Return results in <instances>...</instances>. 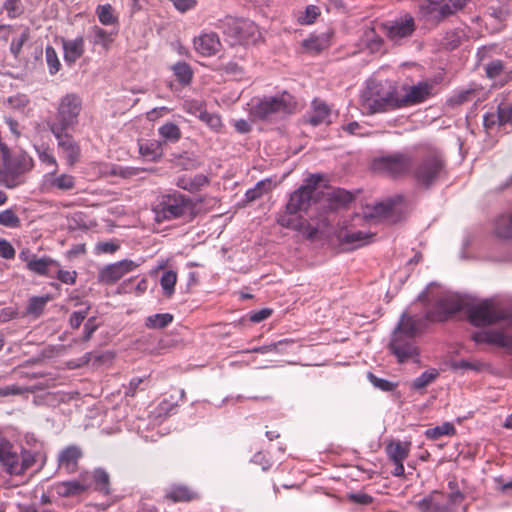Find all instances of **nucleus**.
Here are the masks:
<instances>
[{"label": "nucleus", "instance_id": "nucleus-4", "mask_svg": "<svg viewBox=\"0 0 512 512\" xmlns=\"http://www.w3.org/2000/svg\"><path fill=\"white\" fill-rule=\"evenodd\" d=\"M414 157L405 152H395L372 160L373 172L392 179H403L413 170Z\"/></svg>", "mask_w": 512, "mask_h": 512}, {"label": "nucleus", "instance_id": "nucleus-28", "mask_svg": "<svg viewBox=\"0 0 512 512\" xmlns=\"http://www.w3.org/2000/svg\"><path fill=\"white\" fill-rule=\"evenodd\" d=\"M63 49L65 61L70 64L75 63L84 53L83 37L63 41Z\"/></svg>", "mask_w": 512, "mask_h": 512}, {"label": "nucleus", "instance_id": "nucleus-39", "mask_svg": "<svg viewBox=\"0 0 512 512\" xmlns=\"http://www.w3.org/2000/svg\"><path fill=\"white\" fill-rule=\"evenodd\" d=\"M158 133L164 142L175 143L181 138L180 128L172 122H167L160 126Z\"/></svg>", "mask_w": 512, "mask_h": 512}, {"label": "nucleus", "instance_id": "nucleus-45", "mask_svg": "<svg viewBox=\"0 0 512 512\" xmlns=\"http://www.w3.org/2000/svg\"><path fill=\"white\" fill-rule=\"evenodd\" d=\"M291 343H293V340L283 339L278 342L270 343L268 345L242 350V351H240V353H261V354H266V353H271V352L279 353V352H281V350H280L281 346L288 345Z\"/></svg>", "mask_w": 512, "mask_h": 512}, {"label": "nucleus", "instance_id": "nucleus-46", "mask_svg": "<svg viewBox=\"0 0 512 512\" xmlns=\"http://www.w3.org/2000/svg\"><path fill=\"white\" fill-rule=\"evenodd\" d=\"M30 39V29L28 27H25V29L22 31V33L14 37L10 44V52L13 55V57L18 60L20 58L23 45Z\"/></svg>", "mask_w": 512, "mask_h": 512}, {"label": "nucleus", "instance_id": "nucleus-1", "mask_svg": "<svg viewBox=\"0 0 512 512\" xmlns=\"http://www.w3.org/2000/svg\"><path fill=\"white\" fill-rule=\"evenodd\" d=\"M362 107L370 114L382 113L416 103V85L396 86L371 82L361 95Z\"/></svg>", "mask_w": 512, "mask_h": 512}, {"label": "nucleus", "instance_id": "nucleus-15", "mask_svg": "<svg viewBox=\"0 0 512 512\" xmlns=\"http://www.w3.org/2000/svg\"><path fill=\"white\" fill-rule=\"evenodd\" d=\"M52 134L57 139L58 149L65 158L66 164L69 167L75 166L79 162L81 156V149L77 141L67 131Z\"/></svg>", "mask_w": 512, "mask_h": 512}, {"label": "nucleus", "instance_id": "nucleus-27", "mask_svg": "<svg viewBox=\"0 0 512 512\" xmlns=\"http://www.w3.org/2000/svg\"><path fill=\"white\" fill-rule=\"evenodd\" d=\"M386 452L395 465L394 470L392 471L393 475L401 476L404 473L403 461L408 455L406 446L400 442H392L387 445Z\"/></svg>", "mask_w": 512, "mask_h": 512}, {"label": "nucleus", "instance_id": "nucleus-40", "mask_svg": "<svg viewBox=\"0 0 512 512\" xmlns=\"http://www.w3.org/2000/svg\"><path fill=\"white\" fill-rule=\"evenodd\" d=\"M48 301H50L49 295L42 296V297H37V296L31 297L29 299V303L27 305L25 315H32L35 318L39 317L43 313L44 308H45L46 304L48 303Z\"/></svg>", "mask_w": 512, "mask_h": 512}, {"label": "nucleus", "instance_id": "nucleus-16", "mask_svg": "<svg viewBox=\"0 0 512 512\" xmlns=\"http://www.w3.org/2000/svg\"><path fill=\"white\" fill-rule=\"evenodd\" d=\"M137 267V263L128 259L109 264L100 270L98 275L99 282L106 285H112L127 273L135 270Z\"/></svg>", "mask_w": 512, "mask_h": 512}, {"label": "nucleus", "instance_id": "nucleus-32", "mask_svg": "<svg viewBox=\"0 0 512 512\" xmlns=\"http://www.w3.org/2000/svg\"><path fill=\"white\" fill-rule=\"evenodd\" d=\"M94 490L107 496L111 493L110 476L103 468L94 469L91 473Z\"/></svg>", "mask_w": 512, "mask_h": 512}, {"label": "nucleus", "instance_id": "nucleus-36", "mask_svg": "<svg viewBox=\"0 0 512 512\" xmlns=\"http://www.w3.org/2000/svg\"><path fill=\"white\" fill-rule=\"evenodd\" d=\"M453 14L455 12L452 10V6L449 3H445L431 8L426 14V21L436 25Z\"/></svg>", "mask_w": 512, "mask_h": 512}, {"label": "nucleus", "instance_id": "nucleus-13", "mask_svg": "<svg viewBox=\"0 0 512 512\" xmlns=\"http://www.w3.org/2000/svg\"><path fill=\"white\" fill-rule=\"evenodd\" d=\"M380 28L387 38L395 44L411 36L415 30V21L413 16L406 14L395 21L382 23Z\"/></svg>", "mask_w": 512, "mask_h": 512}, {"label": "nucleus", "instance_id": "nucleus-34", "mask_svg": "<svg viewBox=\"0 0 512 512\" xmlns=\"http://www.w3.org/2000/svg\"><path fill=\"white\" fill-rule=\"evenodd\" d=\"M362 41L370 53L384 51V40L373 28H368L364 31Z\"/></svg>", "mask_w": 512, "mask_h": 512}, {"label": "nucleus", "instance_id": "nucleus-17", "mask_svg": "<svg viewBox=\"0 0 512 512\" xmlns=\"http://www.w3.org/2000/svg\"><path fill=\"white\" fill-rule=\"evenodd\" d=\"M58 170H52L44 176L43 187L46 191L68 192L76 187V178L67 173H57Z\"/></svg>", "mask_w": 512, "mask_h": 512}, {"label": "nucleus", "instance_id": "nucleus-24", "mask_svg": "<svg viewBox=\"0 0 512 512\" xmlns=\"http://www.w3.org/2000/svg\"><path fill=\"white\" fill-rule=\"evenodd\" d=\"M88 473L80 474L78 480H70L59 482L55 485L56 493L61 497L76 496L90 488V484L86 483Z\"/></svg>", "mask_w": 512, "mask_h": 512}, {"label": "nucleus", "instance_id": "nucleus-61", "mask_svg": "<svg viewBox=\"0 0 512 512\" xmlns=\"http://www.w3.org/2000/svg\"><path fill=\"white\" fill-rule=\"evenodd\" d=\"M199 119L214 130H218L222 126L221 118L218 115L208 113L207 111L201 112V114H199Z\"/></svg>", "mask_w": 512, "mask_h": 512}, {"label": "nucleus", "instance_id": "nucleus-9", "mask_svg": "<svg viewBox=\"0 0 512 512\" xmlns=\"http://www.w3.org/2000/svg\"><path fill=\"white\" fill-rule=\"evenodd\" d=\"M223 31L233 44L248 45L256 42L259 36L257 25L248 19L227 17L223 22Z\"/></svg>", "mask_w": 512, "mask_h": 512}, {"label": "nucleus", "instance_id": "nucleus-31", "mask_svg": "<svg viewBox=\"0 0 512 512\" xmlns=\"http://www.w3.org/2000/svg\"><path fill=\"white\" fill-rule=\"evenodd\" d=\"M312 108L313 111L308 120L311 125L318 126L322 123L329 122L330 109L324 102L314 100L312 103Z\"/></svg>", "mask_w": 512, "mask_h": 512}, {"label": "nucleus", "instance_id": "nucleus-38", "mask_svg": "<svg viewBox=\"0 0 512 512\" xmlns=\"http://www.w3.org/2000/svg\"><path fill=\"white\" fill-rule=\"evenodd\" d=\"M465 37L466 35L463 30L454 29L446 33L442 39L441 45L444 49L451 51L458 48Z\"/></svg>", "mask_w": 512, "mask_h": 512}, {"label": "nucleus", "instance_id": "nucleus-47", "mask_svg": "<svg viewBox=\"0 0 512 512\" xmlns=\"http://www.w3.org/2000/svg\"><path fill=\"white\" fill-rule=\"evenodd\" d=\"M173 71L180 83L184 85L190 84L193 77V72L189 64L186 62H178L173 66Z\"/></svg>", "mask_w": 512, "mask_h": 512}, {"label": "nucleus", "instance_id": "nucleus-55", "mask_svg": "<svg viewBox=\"0 0 512 512\" xmlns=\"http://www.w3.org/2000/svg\"><path fill=\"white\" fill-rule=\"evenodd\" d=\"M2 8L11 19L17 18L23 12L21 0H4Z\"/></svg>", "mask_w": 512, "mask_h": 512}, {"label": "nucleus", "instance_id": "nucleus-21", "mask_svg": "<svg viewBox=\"0 0 512 512\" xmlns=\"http://www.w3.org/2000/svg\"><path fill=\"white\" fill-rule=\"evenodd\" d=\"M403 202L404 197L401 195L388 198L385 201L374 204L368 216L373 218H389L394 213L401 211Z\"/></svg>", "mask_w": 512, "mask_h": 512}, {"label": "nucleus", "instance_id": "nucleus-12", "mask_svg": "<svg viewBox=\"0 0 512 512\" xmlns=\"http://www.w3.org/2000/svg\"><path fill=\"white\" fill-rule=\"evenodd\" d=\"M470 322L475 326H485L505 320L508 315L493 301L484 300L468 309Z\"/></svg>", "mask_w": 512, "mask_h": 512}, {"label": "nucleus", "instance_id": "nucleus-51", "mask_svg": "<svg viewBox=\"0 0 512 512\" xmlns=\"http://www.w3.org/2000/svg\"><path fill=\"white\" fill-rule=\"evenodd\" d=\"M477 90L474 88H469L458 92L457 94L450 97L447 101L448 105L451 107L459 106L464 103H467L473 99L476 95Z\"/></svg>", "mask_w": 512, "mask_h": 512}, {"label": "nucleus", "instance_id": "nucleus-60", "mask_svg": "<svg viewBox=\"0 0 512 512\" xmlns=\"http://www.w3.org/2000/svg\"><path fill=\"white\" fill-rule=\"evenodd\" d=\"M36 462V455L29 451L23 450L21 453V459L19 458V467L21 468V475L31 468Z\"/></svg>", "mask_w": 512, "mask_h": 512}, {"label": "nucleus", "instance_id": "nucleus-6", "mask_svg": "<svg viewBox=\"0 0 512 512\" xmlns=\"http://www.w3.org/2000/svg\"><path fill=\"white\" fill-rule=\"evenodd\" d=\"M446 174V163L437 149H423L418 164V189H429Z\"/></svg>", "mask_w": 512, "mask_h": 512}, {"label": "nucleus", "instance_id": "nucleus-44", "mask_svg": "<svg viewBox=\"0 0 512 512\" xmlns=\"http://www.w3.org/2000/svg\"><path fill=\"white\" fill-rule=\"evenodd\" d=\"M176 282L177 274L175 271L168 270L163 273L160 279V285L166 297L169 298L174 294Z\"/></svg>", "mask_w": 512, "mask_h": 512}, {"label": "nucleus", "instance_id": "nucleus-56", "mask_svg": "<svg viewBox=\"0 0 512 512\" xmlns=\"http://www.w3.org/2000/svg\"><path fill=\"white\" fill-rule=\"evenodd\" d=\"M37 390V387H19L17 385H11L0 388V397H6L9 395H21L24 393H33Z\"/></svg>", "mask_w": 512, "mask_h": 512}, {"label": "nucleus", "instance_id": "nucleus-29", "mask_svg": "<svg viewBox=\"0 0 512 512\" xmlns=\"http://www.w3.org/2000/svg\"><path fill=\"white\" fill-rule=\"evenodd\" d=\"M209 183V179L204 174H196L193 177L191 176H182L179 177L176 185L189 192H197L206 186Z\"/></svg>", "mask_w": 512, "mask_h": 512}, {"label": "nucleus", "instance_id": "nucleus-11", "mask_svg": "<svg viewBox=\"0 0 512 512\" xmlns=\"http://www.w3.org/2000/svg\"><path fill=\"white\" fill-rule=\"evenodd\" d=\"M466 306L465 300L454 293H442L435 299V309L427 313V319L442 322L461 311Z\"/></svg>", "mask_w": 512, "mask_h": 512}, {"label": "nucleus", "instance_id": "nucleus-58", "mask_svg": "<svg viewBox=\"0 0 512 512\" xmlns=\"http://www.w3.org/2000/svg\"><path fill=\"white\" fill-rule=\"evenodd\" d=\"M367 378L372 383V385L382 391L389 392L395 388V384L386 380L375 376L373 373L369 372L367 374Z\"/></svg>", "mask_w": 512, "mask_h": 512}, {"label": "nucleus", "instance_id": "nucleus-30", "mask_svg": "<svg viewBox=\"0 0 512 512\" xmlns=\"http://www.w3.org/2000/svg\"><path fill=\"white\" fill-rule=\"evenodd\" d=\"M138 148L140 155L148 161L156 162L163 155L162 142L160 141L139 142Z\"/></svg>", "mask_w": 512, "mask_h": 512}, {"label": "nucleus", "instance_id": "nucleus-3", "mask_svg": "<svg viewBox=\"0 0 512 512\" xmlns=\"http://www.w3.org/2000/svg\"><path fill=\"white\" fill-rule=\"evenodd\" d=\"M296 108L294 97L283 92L258 100L251 107V115L259 120L272 121L293 113Z\"/></svg>", "mask_w": 512, "mask_h": 512}, {"label": "nucleus", "instance_id": "nucleus-2", "mask_svg": "<svg viewBox=\"0 0 512 512\" xmlns=\"http://www.w3.org/2000/svg\"><path fill=\"white\" fill-rule=\"evenodd\" d=\"M399 363H404L416 354V319L404 313L394 329L388 345Z\"/></svg>", "mask_w": 512, "mask_h": 512}, {"label": "nucleus", "instance_id": "nucleus-26", "mask_svg": "<svg viewBox=\"0 0 512 512\" xmlns=\"http://www.w3.org/2000/svg\"><path fill=\"white\" fill-rule=\"evenodd\" d=\"M375 234L365 231H346L338 235L342 245H347L348 249H358L373 241Z\"/></svg>", "mask_w": 512, "mask_h": 512}, {"label": "nucleus", "instance_id": "nucleus-20", "mask_svg": "<svg viewBox=\"0 0 512 512\" xmlns=\"http://www.w3.org/2000/svg\"><path fill=\"white\" fill-rule=\"evenodd\" d=\"M83 456L82 449L77 445H69L60 451L58 455V466L64 469L67 474L75 473L78 470V462Z\"/></svg>", "mask_w": 512, "mask_h": 512}, {"label": "nucleus", "instance_id": "nucleus-35", "mask_svg": "<svg viewBox=\"0 0 512 512\" xmlns=\"http://www.w3.org/2000/svg\"><path fill=\"white\" fill-rule=\"evenodd\" d=\"M54 266H59L58 262L50 257H36L35 260L29 262L28 270L43 276H52L50 270Z\"/></svg>", "mask_w": 512, "mask_h": 512}, {"label": "nucleus", "instance_id": "nucleus-19", "mask_svg": "<svg viewBox=\"0 0 512 512\" xmlns=\"http://www.w3.org/2000/svg\"><path fill=\"white\" fill-rule=\"evenodd\" d=\"M313 189L310 185H303L294 191L286 204L287 212L297 214L307 211L312 200Z\"/></svg>", "mask_w": 512, "mask_h": 512}, {"label": "nucleus", "instance_id": "nucleus-25", "mask_svg": "<svg viewBox=\"0 0 512 512\" xmlns=\"http://www.w3.org/2000/svg\"><path fill=\"white\" fill-rule=\"evenodd\" d=\"M195 50L203 56L215 55L221 48L219 37L216 33H204L194 39Z\"/></svg>", "mask_w": 512, "mask_h": 512}, {"label": "nucleus", "instance_id": "nucleus-57", "mask_svg": "<svg viewBox=\"0 0 512 512\" xmlns=\"http://www.w3.org/2000/svg\"><path fill=\"white\" fill-rule=\"evenodd\" d=\"M504 71V63L501 60H493L485 65V73L489 79L499 77Z\"/></svg>", "mask_w": 512, "mask_h": 512}, {"label": "nucleus", "instance_id": "nucleus-53", "mask_svg": "<svg viewBox=\"0 0 512 512\" xmlns=\"http://www.w3.org/2000/svg\"><path fill=\"white\" fill-rule=\"evenodd\" d=\"M45 59L48 65L49 73L51 75L56 74L61 68V63L55 49L52 46H47L45 48Z\"/></svg>", "mask_w": 512, "mask_h": 512}, {"label": "nucleus", "instance_id": "nucleus-42", "mask_svg": "<svg viewBox=\"0 0 512 512\" xmlns=\"http://www.w3.org/2000/svg\"><path fill=\"white\" fill-rule=\"evenodd\" d=\"M302 46L307 52L318 54L328 47V40L320 36H311L303 40Z\"/></svg>", "mask_w": 512, "mask_h": 512}, {"label": "nucleus", "instance_id": "nucleus-43", "mask_svg": "<svg viewBox=\"0 0 512 512\" xmlns=\"http://www.w3.org/2000/svg\"><path fill=\"white\" fill-rule=\"evenodd\" d=\"M98 19L103 25H114L118 23V17L114 15V9L110 4L99 5L96 10Z\"/></svg>", "mask_w": 512, "mask_h": 512}, {"label": "nucleus", "instance_id": "nucleus-37", "mask_svg": "<svg viewBox=\"0 0 512 512\" xmlns=\"http://www.w3.org/2000/svg\"><path fill=\"white\" fill-rule=\"evenodd\" d=\"M440 78H434L418 83V103L436 95L439 91Z\"/></svg>", "mask_w": 512, "mask_h": 512}, {"label": "nucleus", "instance_id": "nucleus-48", "mask_svg": "<svg viewBox=\"0 0 512 512\" xmlns=\"http://www.w3.org/2000/svg\"><path fill=\"white\" fill-rule=\"evenodd\" d=\"M271 188V181L270 180H262L259 181L253 188L247 190L245 197L247 202H252L260 197L263 196V194L267 193Z\"/></svg>", "mask_w": 512, "mask_h": 512}, {"label": "nucleus", "instance_id": "nucleus-49", "mask_svg": "<svg viewBox=\"0 0 512 512\" xmlns=\"http://www.w3.org/2000/svg\"><path fill=\"white\" fill-rule=\"evenodd\" d=\"M456 429L454 425L450 422H445L440 426H436L434 428H430L426 430L425 435L430 439H438L441 436H451L454 435Z\"/></svg>", "mask_w": 512, "mask_h": 512}, {"label": "nucleus", "instance_id": "nucleus-18", "mask_svg": "<svg viewBox=\"0 0 512 512\" xmlns=\"http://www.w3.org/2000/svg\"><path fill=\"white\" fill-rule=\"evenodd\" d=\"M483 124L486 130H490L495 126L499 128L507 125L512 126V104L507 102L500 103L496 113H487L484 115Z\"/></svg>", "mask_w": 512, "mask_h": 512}, {"label": "nucleus", "instance_id": "nucleus-33", "mask_svg": "<svg viewBox=\"0 0 512 512\" xmlns=\"http://www.w3.org/2000/svg\"><path fill=\"white\" fill-rule=\"evenodd\" d=\"M494 234L501 239H512V212L495 220Z\"/></svg>", "mask_w": 512, "mask_h": 512}, {"label": "nucleus", "instance_id": "nucleus-14", "mask_svg": "<svg viewBox=\"0 0 512 512\" xmlns=\"http://www.w3.org/2000/svg\"><path fill=\"white\" fill-rule=\"evenodd\" d=\"M476 343H489L499 347L512 348V317L507 326L500 331H480L472 335Z\"/></svg>", "mask_w": 512, "mask_h": 512}, {"label": "nucleus", "instance_id": "nucleus-7", "mask_svg": "<svg viewBox=\"0 0 512 512\" xmlns=\"http://www.w3.org/2000/svg\"><path fill=\"white\" fill-rule=\"evenodd\" d=\"M33 167L32 158L26 153L11 155L7 148L2 149L0 158V175L7 188L20 184L19 177Z\"/></svg>", "mask_w": 512, "mask_h": 512}, {"label": "nucleus", "instance_id": "nucleus-64", "mask_svg": "<svg viewBox=\"0 0 512 512\" xmlns=\"http://www.w3.org/2000/svg\"><path fill=\"white\" fill-rule=\"evenodd\" d=\"M38 157L43 164L51 166L53 170H58V162L48 149L38 151Z\"/></svg>", "mask_w": 512, "mask_h": 512}, {"label": "nucleus", "instance_id": "nucleus-50", "mask_svg": "<svg viewBox=\"0 0 512 512\" xmlns=\"http://www.w3.org/2000/svg\"><path fill=\"white\" fill-rule=\"evenodd\" d=\"M93 33V43L95 45H101L104 49L108 50L113 39L111 35L99 26H94L92 28Z\"/></svg>", "mask_w": 512, "mask_h": 512}, {"label": "nucleus", "instance_id": "nucleus-22", "mask_svg": "<svg viewBox=\"0 0 512 512\" xmlns=\"http://www.w3.org/2000/svg\"><path fill=\"white\" fill-rule=\"evenodd\" d=\"M199 493L190 486L175 483L169 486L164 494V499L173 503L191 502L199 499Z\"/></svg>", "mask_w": 512, "mask_h": 512}, {"label": "nucleus", "instance_id": "nucleus-5", "mask_svg": "<svg viewBox=\"0 0 512 512\" xmlns=\"http://www.w3.org/2000/svg\"><path fill=\"white\" fill-rule=\"evenodd\" d=\"M82 110V99L75 93L63 96L58 104L53 121L48 123L51 133L73 130L78 122Z\"/></svg>", "mask_w": 512, "mask_h": 512}, {"label": "nucleus", "instance_id": "nucleus-59", "mask_svg": "<svg viewBox=\"0 0 512 512\" xmlns=\"http://www.w3.org/2000/svg\"><path fill=\"white\" fill-rule=\"evenodd\" d=\"M353 199H354V197L350 192H348L346 190H342V189L335 190L331 194V200L336 205H340V206H345V205L349 204L350 202L353 201Z\"/></svg>", "mask_w": 512, "mask_h": 512}, {"label": "nucleus", "instance_id": "nucleus-8", "mask_svg": "<svg viewBox=\"0 0 512 512\" xmlns=\"http://www.w3.org/2000/svg\"><path fill=\"white\" fill-rule=\"evenodd\" d=\"M193 208L192 200L180 193L163 195L155 209L156 219L158 221L177 219L190 213Z\"/></svg>", "mask_w": 512, "mask_h": 512}, {"label": "nucleus", "instance_id": "nucleus-52", "mask_svg": "<svg viewBox=\"0 0 512 512\" xmlns=\"http://www.w3.org/2000/svg\"><path fill=\"white\" fill-rule=\"evenodd\" d=\"M0 225L8 228H19L21 220L13 209H5L0 212Z\"/></svg>", "mask_w": 512, "mask_h": 512}, {"label": "nucleus", "instance_id": "nucleus-10", "mask_svg": "<svg viewBox=\"0 0 512 512\" xmlns=\"http://www.w3.org/2000/svg\"><path fill=\"white\" fill-rule=\"evenodd\" d=\"M449 489L450 493L447 499L436 493L418 503V508L423 512H456L455 505L464 500V495L457 489V483L454 481L449 482Z\"/></svg>", "mask_w": 512, "mask_h": 512}, {"label": "nucleus", "instance_id": "nucleus-63", "mask_svg": "<svg viewBox=\"0 0 512 512\" xmlns=\"http://www.w3.org/2000/svg\"><path fill=\"white\" fill-rule=\"evenodd\" d=\"M90 307L87 306L84 310L81 311H74L70 318H69V324L71 328L78 329L82 322L85 320V318L88 315Z\"/></svg>", "mask_w": 512, "mask_h": 512}, {"label": "nucleus", "instance_id": "nucleus-62", "mask_svg": "<svg viewBox=\"0 0 512 512\" xmlns=\"http://www.w3.org/2000/svg\"><path fill=\"white\" fill-rule=\"evenodd\" d=\"M320 15L319 7L315 5H309L306 7L305 13L300 17L302 24H312L315 22L317 17Z\"/></svg>", "mask_w": 512, "mask_h": 512}, {"label": "nucleus", "instance_id": "nucleus-23", "mask_svg": "<svg viewBox=\"0 0 512 512\" xmlns=\"http://www.w3.org/2000/svg\"><path fill=\"white\" fill-rule=\"evenodd\" d=\"M0 463L10 475H21L19 456L13 451L12 445L7 441H0Z\"/></svg>", "mask_w": 512, "mask_h": 512}, {"label": "nucleus", "instance_id": "nucleus-41", "mask_svg": "<svg viewBox=\"0 0 512 512\" xmlns=\"http://www.w3.org/2000/svg\"><path fill=\"white\" fill-rule=\"evenodd\" d=\"M173 321V315L170 313H159L150 315L146 318L145 325L150 329H162L167 327Z\"/></svg>", "mask_w": 512, "mask_h": 512}, {"label": "nucleus", "instance_id": "nucleus-54", "mask_svg": "<svg viewBox=\"0 0 512 512\" xmlns=\"http://www.w3.org/2000/svg\"><path fill=\"white\" fill-rule=\"evenodd\" d=\"M294 215L295 214H290L289 212H287L286 209L284 213L279 215L277 222L283 227L300 230V221Z\"/></svg>", "mask_w": 512, "mask_h": 512}]
</instances>
